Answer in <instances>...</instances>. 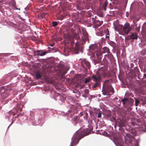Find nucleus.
Listing matches in <instances>:
<instances>
[{"label":"nucleus","mask_w":146,"mask_h":146,"mask_svg":"<svg viewBox=\"0 0 146 146\" xmlns=\"http://www.w3.org/2000/svg\"><path fill=\"white\" fill-rule=\"evenodd\" d=\"M128 101V99L126 98H124L121 101L123 102V105H125L126 104V103Z\"/></svg>","instance_id":"15"},{"label":"nucleus","mask_w":146,"mask_h":146,"mask_svg":"<svg viewBox=\"0 0 146 146\" xmlns=\"http://www.w3.org/2000/svg\"><path fill=\"white\" fill-rule=\"evenodd\" d=\"M19 114H18V115H17V117H19Z\"/></svg>","instance_id":"30"},{"label":"nucleus","mask_w":146,"mask_h":146,"mask_svg":"<svg viewBox=\"0 0 146 146\" xmlns=\"http://www.w3.org/2000/svg\"><path fill=\"white\" fill-rule=\"evenodd\" d=\"M102 115L101 113L100 112L98 114V118H100L101 117Z\"/></svg>","instance_id":"24"},{"label":"nucleus","mask_w":146,"mask_h":146,"mask_svg":"<svg viewBox=\"0 0 146 146\" xmlns=\"http://www.w3.org/2000/svg\"><path fill=\"white\" fill-rule=\"evenodd\" d=\"M131 27L130 26L129 23H126L123 27L122 32L126 34H128L131 30Z\"/></svg>","instance_id":"4"},{"label":"nucleus","mask_w":146,"mask_h":146,"mask_svg":"<svg viewBox=\"0 0 146 146\" xmlns=\"http://www.w3.org/2000/svg\"><path fill=\"white\" fill-rule=\"evenodd\" d=\"M15 115V114H13V115L14 116Z\"/></svg>","instance_id":"37"},{"label":"nucleus","mask_w":146,"mask_h":146,"mask_svg":"<svg viewBox=\"0 0 146 146\" xmlns=\"http://www.w3.org/2000/svg\"><path fill=\"white\" fill-rule=\"evenodd\" d=\"M52 25L54 27H55L56 26L58 25V23L57 22H52Z\"/></svg>","instance_id":"22"},{"label":"nucleus","mask_w":146,"mask_h":146,"mask_svg":"<svg viewBox=\"0 0 146 146\" xmlns=\"http://www.w3.org/2000/svg\"><path fill=\"white\" fill-rule=\"evenodd\" d=\"M111 3H110V5H111Z\"/></svg>","instance_id":"36"},{"label":"nucleus","mask_w":146,"mask_h":146,"mask_svg":"<svg viewBox=\"0 0 146 146\" xmlns=\"http://www.w3.org/2000/svg\"><path fill=\"white\" fill-rule=\"evenodd\" d=\"M14 121H13L11 123V125L12 124H13V122Z\"/></svg>","instance_id":"31"},{"label":"nucleus","mask_w":146,"mask_h":146,"mask_svg":"<svg viewBox=\"0 0 146 146\" xmlns=\"http://www.w3.org/2000/svg\"><path fill=\"white\" fill-rule=\"evenodd\" d=\"M144 76L146 78V74H144Z\"/></svg>","instance_id":"29"},{"label":"nucleus","mask_w":146,"mask_h":146,"mask_svg":"<svg viewBox=\"0 0 146 146\" xmlns=\"http://www.w3.org/2000/svg\"><path fill=\"white\" fill-rule=\"evenodd\" d=\"M92 77L93 80L95 82H100L101 77L100 75H93L92 76Z\"/></svg>","instance_id":"8"},{"label":"nucleus","mask_w":146,"mask_h":146,"mask_svg":"<svg viewBox=\"0 0 146 146\" xmlns=\"http://www.w3.org/2000/svg\"><path fill=\"white\" fill-rule=\"evenodd\" d=\"M96 17L95 16V18H92L93 23L96 27H100L102 24L103 21H100L98 20H96Z\"/></svg>","instance_id":"7"},{"label":"nucleus","mask_w":146,"mask_h":146,"mask_svg":"<svg viewBox=\"0 0 146 146\" xmlns=\"http://www.w3.org/2000/svg\"><path fill=\"white\" fill-rule=\"evenodd\" d=\"M126 136L128 138H130L131 137V135L130 134H127L126 135Z\"/></svg>","instance_id":"26"},{"label":"nucleus","mask_w":146,"mask_h":146,"mask_svg":"<svg viewBox=\"0 0 146 146\" xmlns=\"http://www.w3.org/2000/svg\"><path fill=\"white\" fill-rule=\"evenodd\" d=\"M54 44H50V46L52 47L54 46Z\"/></svg>","instance_id":"28"},{"label":"nucleus","mask_w":146,"mask_h":146,"mask_svg":"<svg viewBox=\"0 0 146 146\" xmlns=\"http://www.w3.org/2000/svg\"><path fill=\"white\" fill-rule=\"evenodd\" d=\"M47 53V52H43L40 53V56H44Z\"/></svg>","instance_id":"23"},{"label":"nucleus","mask_w":146,"mask_h":146,"mask_svg":"<svg viewBox=\"0 0 146 146\" xmlns=\"http://www.w3.org/2000/svg\"><path fill=\"white\" fill-rule=\"evenodd\" d=\"M82 38L84 41H85L88 39V34L86 31L83 32V36L82 37Z\"/></svg>","instance_id":"9"},{"label":"nucleus","mask_w":146,"mask_h":146,"mask_svg":"<svg viewBox=\"0 0 146 146\" xmlns=\"http://www.w3.org/2000/svg\"><path fill=\"white\" fill-rule=\"evenodd\" d=\"M35 76L38 79L39 78L41 77V76L40 75V74L38 72L36 73L35 74Z\"/></svg>","instance_id":"19"},{"label":"nucleus","mask_w":146,"mask_h":146,"mask_svg":"<svg viewBox=\"0 0 146 146\" xmlns=\"http://www.w3.org/2000/svg\"><path fill=\"white\" fill-rule=\"evenodd\" d=\"M22 111V109H20V111Z\"/></svg>","instance_id":"34"},{"label":"nucleus","mask_w":146,"mask_h":146,"mask_svg":"<svg viewBox=\"0 0 146 146\" xmlns=\"http://www.w3.org/2000/svg\"><path fill=\"white\" fill-rule=\"evenodd\" d=\"M102 49L103 50V51H102V52L103 53L106 52L109 53L110 52L109 49L107 47H104Z\"/></svg>","instance_id":"12"},{"label":"nucleus","mask_w":146,"mask_h":146,"mask_svg":"<svg viewBox=\"0 0 146 146\" xmlns=\"http://www.w3.org/2000/svg\"><path fill=\"white\" fill-rule=\"evenodd\" d=\"M90 80V79L89 78H86L84 81V83L85 84H86L88 82H89Z\"/></svg>","instance_id":"20"},{"label":"nucleus","mask_w":146,"mask_h":146,"mask_svg":"<svg viewBox=\"0 0 146 146\" xmlns=\"http://www.w3.org/2000/svg\"><path fill=\"white\" fill-rule=\"evenodd\" d=\"M135 106H138V104L139 103V101L138 99L135 98Z\"/></svg>","instance_id":"18"},{"label":"nucleus","mask_w":146,"mask_h":146,"mask_svg":"<svg viewBox=\"0 0 146 146\" xmlns=\"http://www.w3.org/2000/svg\"><path fill=\"white\" fill-rule=\"evenodd\" d=\"M78 118V117L77 116H76V117H74V121H76L77 120Z\"/></svg>","instance_id":"27"},{"label":"nucleus","mask_w":146,"mask_h":146,"mask_svg":"<svg viewBox=\"0 0 146 146\" xmlns=\"http://www.w3.org/2000/svg\"><path fill=\"white\" fill-rule=\"evenodd\" d=\"M109 80H107L105 81L104 84L105 88L103 89V93L105 95H110V93L111 92L112 94L114 93V91L113 88L109 83Z\"/></svg>","instance_id":"2"},{"label":"nucleus","mask_w":146,"mask_h":146,"mask_svg":"<svg viewBox=\"0 0 146 146\" xmlns=\"http://www.w3.org/2000/svg\"><path fill=\"white\" fill-rule=\"evenodd\" d=\"M92 131V130L87 129L85 131H82L81 130L77 131L72 138L70 146H74L75 145L77 144L82 138L89 135Z\"/></svg>","instance_id":"1"},{"label":"nucleus","mask_w":146,"mask_h":146,"mask_svg":"<svg viewBox=\"0 0 146 146\" xmlns=\"http://www.w3.org/2000/svg\"><path fill=\"white\" fill-rule=\"evenodd\" d=\"M108 2L107 1L104 2L103 3L102 8L105 11H106V7L108 4Z\"/></svg>","instance_id":"11"},{"label":"nucleus","mask_w":146,"mask_h":146,"mask_svg":"<svg viewBox=\"0 0 146 146\" xmlns=\"http://www.w3.org/2000/svg\"><path fill=\"white\" fill-rule=\"evenodd\" d=\"M137 69V68H135V70H136Z\"/></svg>","instance_id":"35"},{"label":"nucleus","mask_w":146,"mask_h":146,"mask_svg":"<svg viewBox=\"0 0 146 146\" xmlns=\"http://www.w3.org/2000/svg\"><path fill=\"white\" fill-rule=\"evenodd\" d=\"M74 38L78 40L80 38V37L78 34H74L73 36H70L69 37V39L71 42V45H72L74 43Z\"/></svg>","instance_id":"6"},{"label":"nucleus","mask_w":146,"mask_h":146,"mask_svg":"<svg viewBox=\"0 0 146 146\" xmlns=\"http://www.w3.org/2000/svg\"><path fill=\"white\" fill-rule=\"evenodd\" d=\"M130 38H131L133 39H137V37L136 33H132L131 35Z\"/></svg>","instance_id":"10"},{"label":"nucleus","mask_w":146,"mask_h":146,"mask_svg":"<svg viewBox=\"0 0 146 146\" xmlns=\"http://www.w3.org/2000/svg\"><path fill=\"white\" fill-rule=\"evenodd\" d=\"M82 112H81L80 113V114L81 115V116H82Z\"/></svg>","instance_id":"32"},{"label":"nucleus","mask_w":146,"mask_h":146,"mask_svg":"<svg viewBox=\"0 0 146 146\" xmlns=\"http://www.w3.org/2000/svg\"><path fill=\"white\" fill-rule=\"evenodd\" d=\"M77 42H76V46H77Z\"/></svg>","instance_id":"33"},{"label":"nucleus","mask_w":146,"mask_h":146,"mask_svg":"<svg viewBox=\"0 0 146 146\" xmlns=\"http://www.w3.org/2000/svg\"><path fill=\"white\" fill-rule=\"evenodd\" d=\"M81 65L82 67L85 68H87L90 69L91 66L89 62L86 59H82L81 62Z\"/></svg>","instance_id":"5"},{"label":"nucleus","mask_w":146,"mask_h":146,"mask_svg":"<svg viewBox=\"0 0 146 146\" xmlns=\"http://www.w3.org/2000/svg\"><path fill=\"white\" fill-rule=\"evenodd\" d=\"M34 54L35 56L36 55L40 56V51L39 50L34 51Z\"/></svg>","instance_id":"13"},{"label":"nucleus","mask_w":146,"mask_h":146,"mask_svg":"<svg viewBox=\"0 0 146 146\" xmlns=\"http://www.w3.org/2000/svg\"><path fill=\"white\" fill-rule=\"evenodd\" d=\"M102 53H100L99 54L98 53H96V55L97 57H99L100 56Z\"/></svg>","instance_id":"25"},{"label":"nucleus","mask_w":146,"mask_h":146,"mask_svg":"<svg viewBox=\"0 0 146 146\" xmlns=\"http://www.w3.org/2000/svg\"><path fill=\"white\" fill-rule=\"evenodd\" d=\"M45 80L48 83L51 84L52 83V80L49 78H45Z\"/></svg>","instance_id":"16"},{"label":"nucleus","mask_w":146,"mask_h":146,"mask_svg":"<svg viewBox=\"0 0 146 146\" xmlns=\"http://www.w3.org/2000/svg\"><path fill=\"white\" fill-rule=\"evenodd\" d=\"M100 84V82H96L94 84L93 86L92 87L93 88H95L97 86H98Z\"/></svg>","instance_id":"14"},{"label":"nucleus","mask_w":146,"mask_h":146,"mask_svg":"<svg viewBox=\"0 0 146 146\" xmlns=\"http://www.w3.org/2000/svg\"><path fill=\"white\" fill-rule=\"evenodd\" d=\"M105 34H106V38H109V31L108 29H106L105 32Z\"/></svg>","instance_id":"17"},{"label":"nucleus","mask_w":146,"mask_h":146,"mask_svg":"<svg viewBox=\"0 0 146 146\" xmlns=\"http://www.w3.org/2000/svg\"><path fill=\"white\" fill-rule=\"evenodd\" d=\"M9 95V90H5L4 88H0V99L6 98Z\"/></svg>","instance_id":"3"},{"label":"nucleus","mask_w":146,"mask_h":146,"mask_svg":"<svg viewBox=\"0 0 146 146\" xmlns=\"http://www.w3.org/2000/svg\"><path fill=\"white\" fill-rule=\"evenodd\" d=\"M113 4H114V6H116L118 3L117 0H114L112 2Z\"/></svg>","instance_id":"21"}]
</instances>
